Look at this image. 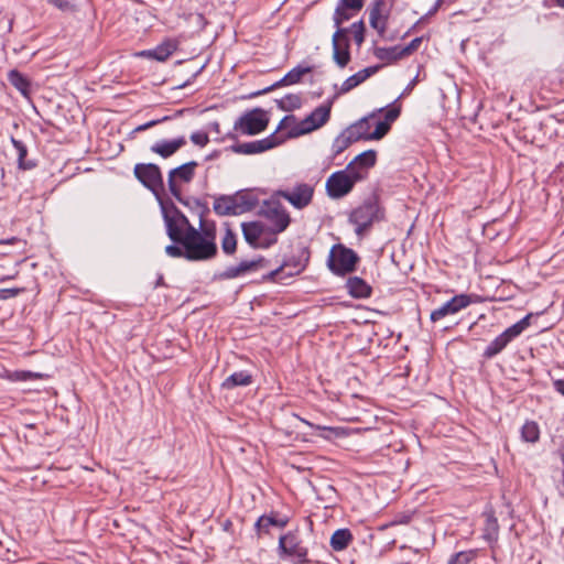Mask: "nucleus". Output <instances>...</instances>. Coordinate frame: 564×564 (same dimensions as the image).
Instances as JSON below:
<instances>
[{
	"label": "nucleus",
	"instance_id": "obj_1",
	"mask_svg": "<svg viewBox=\"0 0 564 564\" xmlns=\"http://www.w3.org/2000/svg\"><path fill=\"white\" fill-rule=\"evenodd\" d=\"M176 243L185 248L188 261H205L217 254L215 235L208 230L199 231L196 228H189L188 232H185V236Z\"/></svg>",
	"mask_w": 564,
	"mask_h": 564
},
{
	"label": "nucleus",
	"instance_id": "obj_2",
	"mask_svg": "<svg viewBox=\"0 0 564 564\" xmlns=\"http://www.w3.org/2000/svg\"><path fill=\"white\" fill-rule=\"evenodd\" d=\"M366 173L362 172H349L347 167L341 171L334 172L326 181V193L328 197L333 199H339L348 195L355 184L364 180Z\"/></svg>",
	"mask_w": 564,
	"mask_h": 564
},
{
	"label": "nucleus",
	"instance_id": "obj_3",
	"mask_svg": "<svg viewBox=\"0 0 564 564\" xmlns=\"http://www.w3.org/2000/svg\"><path fill=\"white\" fill-rule=\"evenodd\" d=\"M358 254L341 243L334 245L327 259L328 269L336 275H346L356 270Z\"/></svg>",
	"mask_w": 564,
	"mask_h": 564
},
{
	"label": "nucleus",
	"instance_id": "obj_4",
	"mask_svg": "<svg viewBox=\"0 0 564 564\" xmlns=\"http://www.w3.org/2000/svg\"><path fill=\"white\" fill-rule=\"evenodd\" d=\"M258 214L269 221L268 232L278 235L286 230L291 217L283 205L278 200H264Z\"/></svg>",
	"mask_w": 564,
	"mask_h": 564
},
{
	"label": "nucleus",
	"instance_id": "obj_5",
	"mask_svg": "<svg viewBox=\"0 0 564 564\" xmlns=\"http://www.w3.org/2000/svg\"><path fill=\"white\" fill-rule=\"evenodd\" d=\"M531 314L525 315L516 324L508 327L499 336H497L484 350L482 356L487 359H491L500 354L510 341L520 336L530 325Z\"/></svg>",
	"mask_w": 564,
	"mask_h": 564
},
{
	"label": "nucleus",
	"instance_id": "obj_6",
	"mask_svg": "<svg viewBox=\"0 0 564 564\" xmlns=\"http://www.w3.org/2000/svg\"><path fill=\"white\" fill-rule=\"evenodd\" d=\"M163 218L169 238L176 243L188 232L189 228H195L188 218L172 204L170 208L162 207Z\"/></svg>",
	"mask_w": 564,
	"mask_h": 564
},
{
	"label": "nucleus",
	"instance_id": "obj_7",
	"mask_svg": "<svg viewBox=\"0 0 564 564\" xmlns=\"http://www.w3.org/2000/svg\"><path fill=\"white\" fill-rule=\"evenodd\" d=\"M135 178L158 198L164 192V182L160 167L154 163H138L134 165Z\"/></svg>",
	"mask_w": 564,
	"mask_h": 564
},
{
	"label": "nucleus",
	"instance_id": "obj_8",
	"mask_svg": "<svg viewBox=\"0 0 564 564\" xmlns=\"http://www.w3.org/2000/svg\"><path fill=\"white\" fill-rule=\"evenodd\" d=\"M380 218V208L375 200H366L349 215V221L356 226V234L358 236H362Z\"/></svg>",
	"mask_w": 564,
	"mask_h": 564
},
{
	"label": "nucleus",
	"instance_id": "obj_9",
	"mask_svg": "<svg viewBox=\"0 0 564 564\" xmlns=\"http://www.w3.org/2000/svg\"><path fill=\"white\" fill-rule=\"evenodd\" d=\"M268 123L267 112L261 108H254L239 117L234 124V129L242 134L253 135L265 130Z\"/></svg>",
	"mask_w": 564,
	"mask_h": 564
},
{
	"label": "nucleus",
	"instance_id": "obj_10",
	"mask_svg": "<svg viewBox=\"0 0 564 564\" xmlns=\"http://www.w3.org/2000/svg\"><path fill=\"white\" fill-rule=\"evenodd\" d=\"M332 102L321 105L315 108L307 117H305L292 133L293 137L307 134L323 127L330 117Z\"/></svg>",
	"mask_w": 564,
	"mask_h": 564
},
{
	"label": "nucleus",
	"instance_id": "obj_11",
	"mask_svg": "<svg viewBox=\"0 0 564 564\" xmlns=\"http://www.w3.org/2000/svg\"><path fill=\"white\" fill-rule=\"evenodd\" d=\"M198 166L196 161L186 162L169 172L167 185L171 194L181 200V183H189L195 176V170Z\"/></svg>",
	"mask_w": 564,
	"mask_h": 564
},
{
	"label": "nucleus",
	"instance_id": "obj_12",
	"mask_svg": "<svg viewBox=\"0 0 564 564\" xmlns=\"http://www.w3.org/2000/svg\"><path fill=\"white\" fill-rule=\"evenodd\" d=\"M314 188L306 183L296 184L292 189H279L275 195L288 200L294 208L303 209L313 199Z\"/></svg>",
	"mask_w": 564,
	"mask_h": 564
},
{
	"label": "nucleus",
	"instance_id": "obj_13",
	"mask_svg": "<svg viewBox=\"0 0 564 564\" xmlns=\"http://www.w3.org/2000/svg\"><path fill=\"white\" fill-rule=\"evenodd\" d=\"M282 142H283V139L278 137L276 131H275L272 134H270L269 137L261 139V140L234 144L230 147V150L237 154H245V155L258 154V153H262L268 150H271V149L278 147L279 144H281Z\"/></svg>",
	"mask_w": 564,
	"mask_h": 564
},
{
	"label": "nucleus",
	"instance_id": "obj_14",
	"mask_svg": "<svg viewBox=\"0 0 564 564\" xmlns=\"http://www.w3.org/2000/svg\"><path fill=\"white\" fill-rule=\"evenodd\" d=\"M268 264L269 261L263 257H258L253 260H242L237 265L226 268V270L218 274V278L221 280L236 279L246 273L257 272L261 269H264L268 267Z\"/></svg>",
	"mask_w": 564,
	"mask_h": 564
},
{
	"label": "nucleus",
	"instance_id": "obj_15",
	"mask_svg": "<svg viewBox=\"0 0 564 564\" xmlns=\"http://www.w3.org/2000/svg\"><path fill=\"white\" fill-rule=\"evenodd\" d=\"M348 29H338L333 34V58L338 67L344 68L350 62L349 41L346 36Z\"/></svg>",
	"mask_w": 564,
	"mask_h": 564
},
{
	"label": "nucleus",
	"instance_id": "obj_16",
	"mask_svg": "<svg viewBox=\"0 0 564 564\" xmlns=\"http://www.w3.org/2000/svg\"><path fill=\"white\" fill-rule=\"evenodd\" d=\"M389 15L390 9L388 8L386 0L372 1L369 7V23L380 36H383L387 31Z\"/></svg>",
	"mask_w": 564,
	"mask_h": 564
},
{
	"label": "nucleus",
	"instance_id": "obj_17",
	"mask_svg": "<svg viewBox=\"0 0 564 564\" xmlns=\"http://www.w3.org/2000/svg\"><path fill=\"white\" fill-rule=\"evenodd\" d=\"M279 549L286 555L296 557L301 563L307 562V549L297 534L289 532L279 539Z\"/></svg>",
	"mask_w": 564,
	"mask_h": 564
},
{
	"label": "nucleus",
	"instance_id": "obj_18",
	"mask_svg": "<svg viewBox=\"0 0 564 564\" xmlns=\"http://www.w3.org/2000/svg\"><path fill=\"white\" fill-rule=\"evenodd\" d=\"M470 303H471V301H470L469 295H467V294L455 295L449 301L444 303L442 306L432 311L430 318L432 322H437L447 315H453V314L458 313L463 308H466Z\"/></svg>",
	"mask_w": 564,
	"mask_h": 564
},
{
	"label": "nucleus",
	"instance_id": "obj_19",
	"mask_svg": "<svg viewBox=\"0 0 564 564\" xmlns=\"http://www.w3.org/2000/svg\"><path fill=\"white\" fill-rule=\"evenodd\" d=\"M186 138L184 135H180L172 140H160L151 145V152L160 155L163 159L171 158L181 148L186 144Z\"/></svg>",
	"mask_w": 564,
	"mask_h": 564
},
{
	"label": "nucleus",
	"instance_id": "obj_20",
	"mask_svg": "<svg viewBox=\"0 0 564 564\" xmlns=\"http://www.w3.org/2000/svg\"><path fill=\"white\" fill-rule=\"evenodd\" d=\"M379 69V66H369L366 67L356 74L349 76L340 86L339 90L337 91L336 96L347 94L358 85L362 84L366 79H368L370 76L376 74Z\"/></svg>",
	"mask_w": 564,
	"mask_h": 564
},
{
	"label": "nucleus",
	"instance_id": "obj_21",
	"mask_svg": "<svg viewBox=\"0 0 564 564\" xmlns=\"http://www.w3.org/2000/svg\"><path fill=\"white\" fill-rule=\"evenodd\" d=\"M241 229L245 240L253 248L260 247L258 240L268 232V228L260 221L242 223Z\"/></svg>",
	"mask_w": 564,
	"mask_h": 564
},
{
	"label": "nucleus",
	"instance_id": "obj_22",
	"mask_svg": "<svg viewBox=\"0 0 564 564\" xmlns=\"http://www.w3.org/2000/svg\"><path fill=\"white\" fill-rule=\"evenodd\" d=\"M290 267L289 262H284L279 268L271 270L269 273L263 275V280L271 281V282H278L285 280L288 278H292L299 273H301L304 269V265H302L300 262H294L293 269L286 271V269Z\"/></svg>",
	"mask_w": 564,
	"mask_h": 564
},
{
	"label": "nucleus",
	"instance_id": "obj_23",
	"mask_svg": "<svg viewBox=\"0 0 564 564\" xmlns=\"http://www.w3.org/2000/svg\"><path fill=\"white\" fill-rule=\"evenodd\" d=\"M377 161V152L375 150H367L360 154H358L351 162L347 165V171L349 172H364V170H368L376 164Z\"/></svg>",
	"mask_w": 564,
	"mask_h": 564
},
{
	"label": "nucleus",
	"instance_id": "obj_24",
	"mask_svg": "<svg viewBox=\"0 0 564 564\" xmlns=\"http://www.w3.org/2000/svg\"><path fill=\"white\" fill-rule=\"evenodd\" d=\"M349 295L355 299H367L371 295V286L359 276H350L346 282Z\"/></svg>",
	"mask_w": 564,
	"mask_h": 564
},
{
	"label": "nucleus",
	"instance_id": "obj_25",
	"mask_svg": "<svg viewBox=\"0 0 564 564\" xmlns=\"http://www.w3.org/2000/svg\"><path fill=\"white\" fill-rule=\"evenodd\" d=\"M231 196L239 215L252 210L259 203L257 196L247 191H239Z\"/></svg>",
	"mask_w": 564,
	"mask_h": 564
},
{
	"label": "nucleus",
	"instance_id": "obj_26",
	"mask_svg": "<svg viewBox=\"0 0 564 564\" xmlns=\"http://www.w3.org/2000/svg\"><path fill=\"white\" fill-rule=\"evenodd\" d=\"M484 517H485V527H484V531H482V538L488 543H495V542H497L498 535H499L498 519L496 518L495 512L491 509L486 510L484 512Z\"/></svg>",
	"mask_w": 564,
	"mask_h": 564
},
{
	"label": "nucleus",
	"instance_id": "obj_27",
	"mask_svg": "<svg viewBox=\"0 0 564 564\" xmlns=\"http://www.w3.org/2000/svg\"><path fill=\"white\" fill-rule=\"evenodd\" d=\"M376 113L372 112L368 117L361 118L354 124L349 126L347 129L351 132V135L356 138V141L360 140H371L370 135V119L375 118Z\"/></svg>",
	"mask_w": 564,
	"mask_h": 564
},
{
	"label": "nucleus",
	"instance_id": "obj_28",
	"mask_svg": "<svg viewBox=\"0 0 564 564\" xmlns=\"http://www.w3.org/2000/svg\"><path fill=\"white\" fill-rule=\"evenodd\" d=\"M214 212L219 216L239 215L231 195H220L213 204Z\"/></svg>",
	"mask_w": 564,
	"mask_h": 564
},
{
	"label": "nucleus",
	"instance_id": "obj_29",
	"mask_svg": "<svg viewBox=\"0 0 564 564\" xmlns=\"http://www.w3.org/2000/svg\"><path fill=\"white\" fill-rule=\"evenodd\" d=\"M9 83L19 90L23 97L30 98L31 96V83L30 80L17 69H12L8 74Z\"/></svg>",
	"mask_w": 564,
	"mask_h": 564
},
{
	"label": "nucleus",
	"instance_id": "obj_30",
	"mask_svg": "<svg viewBox=\"0 0 564 564\" xmlns=\"http://www.w3.org/2000/svg\"><path fill=\"white\" fill-rule=\"evenodd\" d=\"M251 382L252 376L248 371H237L223 381L221 388L226 390H232L236 387H247L251 384Z\"/></svg>",
	"mask_w": 564,
	"mask_h": 564
},
{
	"label": "nucleus",
	"instance_id": "obj_31",
	"mask_svg": "<svg viewBox=\"0 0 564 564\" xmlns=\"http://www.w3.org/2000/svg\"><path fill=\"white\" fill-rule=\"evenodd\" d=\"M352 541V534L348 529L336 530L330 538V546L334 551H343Z\"/></svg>",
	"mask_w": 564,
	"mask_h": 564
},
{
	"label": "nucleus",
	"instance_id": "obj_32",
	"mask_svg": "<svg viewBox=\"0 0 564 564\" xmlns=\"http://www.w3.org/2000/svg\"><path fill=\"white\" fill-rule=\"evenodd\" d=\"M355 142H357L356 138H354L351 135V132L348 131V129L346 128L333 141V145H332L333 154L338 155V154L343 153L346 149H348Z\"/></svg>",
	"mask_w": 564,
	"mask_h": 564
},
{
	"label": "nucleus",
	"instance_id": "obj_33",
	"mask_svg": "<svg viewBox=\"0 0 564 564\" xmlns=\"http://www.w3.org/2000/svg\"><path fill=\"white\" fill-rule=\"evenodd\" d=\"M402 46L395 45L392 47H377L375 50V56L378 59L392 63L404 57Z\"/></svg>",
	"mask_w": 564,
	"mask_h": 564
},
{
	"label": "nucleus",
	"instance_id": "obj_34",
	"mask_svg": "<svg viewBox=\"0 0 564 564\" xmlns=\"http://www.w3.org/2000/svg\"><path fill=\"white\" fill-rule=\"evenodd\" d=\"M275 102L279 109L289 112L301 108L302 98L297 94H288L283 98L276 99Z\"/></svg>",
	"mask_w": 564,
	"mask_h": 564
},
{
	"label": "nucleus",
	"instance_id": "obj_35",
	"mask_svg": "<svg viewBox=\"0 0 564 564\" xmlns=\"http://www.w3.org/2000/svg\"><path fill=\"white\" fill-rule=\"evenodd\" d=\"M521 436L523 441L535 443L540 437V429L534 421H527L521 429Z\"/></svg>",
	"mask_w": 564,
	"mask_h": 564
},
{
	"label": "nucleus",
	"instance_id": "obj_36",
	"mask_svg": "<svg viewBox=\"0 0 564 564\" xmlns=\"http://www.w3.org/2000/svg\"><path fill=\"white\" fill-rule=\"evenodd\" d=\"M173 51V45L167 43L159 45L154 50L142 52V55L147 54L148 56L153 57L156 61L163 62L172 55Z\"/></svg>",
	"mask_w": 564,
	"mask_h": 564
},
{
	"label": "nucleus",
	"instance_id": "obj_37",
	"mask_svg": "<svg viewBox=\"0 0 564 564\" xmlns=\"http://www.w3.org/2000/svg\"><path fill=\"white\" fill-rule=\"evenodd\" d=\"M313 70L312 66L297 65L284 75V80L291 85L297 84L302 80V77Z\"/></svg>",
	"mask_w": 564,
	"mask_h": 564
},
{
	"label": "nucleus",
	"instance_id": "obj_38",
	"mask_svg": "<svg viewBox=\"0 0 564 564\" xmlns=\"http://www.w3.org/2000/svg\"><path fill=\"white\" fill-rule=\"evenodd\" d=\"M11 142H12L14 149L18 152L19 167H21L23 170L32 169L34 166V164L31 163V162H26L25 161V156L28 154V149L24 145V143L22 141H20V140L14 139V138H11Z\"/></svg>",
	"mask_w": 564,
	"mask_h": 564
},
{
	"label": "nucleus",
	"instance_id": "obj_39",
	"mask_svg": "<svg viewBox=\"0 0 564 564\" xmlns=\"http://www.w3.org/2000/svg\"><path fill=\"white\" fill-rule=\"evenodd\" d=\"M221 249L228 256L234 254L237 250V238L229 227L226 228L225 235L221 239Z\"/></svg>",
	"mask_w": 564,
	"mask_h": 564
},
{
	"label": "nucleus",
	"instance_id": "obj_40",
	"mask_svg": "<svg viewBox=\"0 0 564 564\" xmlns=\"http://www.w3.org/2000/svg\"><path fill=\"white\" fill-rule=\"evenodd\" d=\"M305 424L314 427L313 424H311L310 422L305 421V420H302ZM316 430L321 431L322 433L319 434L322 437H324L325 440H332L333 437H338V436H341L344 433L338 427H329V426H315Z\"/></svg>",
	"mask_w": 564,
	"mask_h": 564
},
{
	"label": "nucleus",
	"instance_id": "obj_41",
	"mask_svg": "<svg viewBox=\"0 0 564 564\" xmlns=\"http://www.w3.org/2000/svg\"><path fill=\"white\" fill-rule=\"evenodd\" d=\"M276 524V518L273 516H261L257 522H256V529L259 533L261 532H268L270 527H275Z\"/></svg>",
	"mask_w": 564,
	"mask_h": 564
},
{
	"label": "nucleus",
	"instance_id": "obj_42",
	"mask_svg": "<svg viewBox=\"0 0 564 564\" xmlns=\"http://www.w3.org/2000/svg\"><path fill=\"white\" fill-rule=\"evenodd\" d=\"M348 8L343 7L340 3L335 9L334 12V23L337 26V30L340 29L339 26L345 22L348 21L351 18V14L348 12Z\"/></svg>",
	"mask_w": 564,
	"mask_h": 564
},
{
	"label": "nucleus",
	"instance_id": "obj_43",
	"mask_svg": "<svg viewBox=\"0 0 564 564\" xmlns=\"http://www.w3.org/2000/svg\"><path fill=\"white\" fill-rule=\"evenodd\" d=\"M350 29H351L356 44L361 45L365 41V31H366L364 21L360 20V21L354 22L351 24Z\"/></svg>",
	"mask_w": 564,
	"mask_h": 564
},
{
	"label": "nucleus",
	"instance_id": "obj_44",
	"mask_svg": "<svg viewBox=\"0 0 564 564\" xmlns=\"http://www.w3.org/2000/svg\"><path fill=\"white\" fill-rule=\"evenodd\" d=\"M474 558L475 553L473 551L458 552L449 558L447 564H469Z\"/></svg>",
	"mask_w": 564,
	"mask_h": 564
},
{
	"label": "nucleus",
	"instance_id": "obj_45",
	"mask_svg": "<svg viewBox=\"0 0 564 564\" xmlns=\"http://www.w3.org/2000/svg\"><path fill=\"white\" fill-rule=\"evenodd\" d=\"M391 127L388 126V122L378 121L376 124L375 131L371 132V140H380L382 139L389 131Z\"/></svg>",
	"mask_w": 564,
	"mask_h": 564
},
{
	"label": "nucleus",
	"instance_id": "obj_46",
	"mask_svg": "<svg viewBox=\"0 0 564 564\" xmlns=\"http://www.w3.org/2000/svg\"><path fill=\"white\" fill-rule=\"evenodd\" d=\"M189 139H191V141H192L194 144H196V145H198V147H200V148H203V147L207 145V144H208V142H209L208 133H207V132H205V131H196V132H193V133L191 134Z\"/></svg>",
	"mask_w": 564,
	"mask_h": 564
},
{
	"label": "nucleus",
	"instance_id": "obj_47",
	"mask_svg": "<svg viewBox=\"0 0 564 564\" xmlns=\"http://www.w3.org/2000/svg\"><path fill=\"white\" fill-rule=\"evenodd\" d=\"M400 112H401V106L393 105L386 111L383 121L388 122V126L391 127V123L399 118Z\"/></svg>",
	"mask_w": 564,
	"mask_h": 564
},
{
	"label": "nucleus",
	"instance_id": "obj_48",
	"mask_svg": "<svg viewBox=\"0 0 564 564\" xmlns=\"http://www.w3.org/2000/svg\"><path fill=\"white\" fill-rule=\"evenodd\" d=\"M400 112H401V106L393 105L386 111L383 121L388 122V126L391 127V123L399 118Z\"/></svg>",
	"mask_w": 564,
	"mask_h": 564
},
{
	"label": "nucleus",
	"instance_id": "obj_49",
	"mask_svg": "<svg viewBox=\"0 0 564 564\" xmlns=\"http://www.w3.org/2000/svg\"><path fill=\"white\" fill-rule=\"evenodd\" d=\"M288 85H291V84L289 82H285L284 80V76H283L280 80L275 82L271 86H268V87H265V88H263L261 90L254 91L250 96L251 97H257V96H260V95H264V94H268V93H270V91H272V90H274V89H276L279 87L288 86Z\"/></svg>",
	"mask_w": 564,
	"mask_h": 564
},
{
	"label": "nucleus",
	"instance_id": "obj_50",
	"mask_svg": "<svg viewBox=\"0 0 564 564\" xmlns=\"http://www.w3.org/2000/svg\"><path fill=\"white\" fill-rule=\"evenodd\" d=\"M165 252L167 256L172 258H185L186 259V252L184 247H180L176 245H169L165 247Z\"/></svg>",
	"mask_w": 564,
	"mask_h": 564
},
{
	"label": "nucleus",
	"instance_id": "obj_51",
	"mask_svg": "<svg viewBox=\"0 0 564 564\" xmlns=\"http://www.w3.org/2000/svg\"><path fill=\"white\" fill-rule=\"evenodd\" d=\"M422 43V37H415L413 39L408 45L402 46V53L405 56L411 55L413 52H415Z\"/></svg>",
	"mask_w": 564,
	"mask_h": 564
},
{
	"label": "nucleus",
	"instance_id": "obj_52",
	"mask_svg": "<svg viewBox=\"0 0 564 564\" xmlns=\"http://www.w3.org/2000/svg\"><path fill=\"white\" fill-rule=\"evenodd\" d=\"M24 289L12 288V289H0V301H6L18 296Z\"/></svg>",
	"mask_w": 564,
	"mask_h": 564
},
{
	"label": "nucleus",
	"instance_id": "obj_53",
	"mask_svg": "<svg viewBox=\"0 0 564 564\" xmlns=\"http://www.w3.org/2000/svg\"><path fill=\"white\" fill-rule=\"evenodd\" d=\"M339 3L352 11H360L365 4V0H339Z\"/></svg>",
	"mask_w": 564,
	"mask_h": 564
},
{
	"label": "nucleus",
	"instance_id": "obj_54",
	"mask_svg": "<svg viewBox=\"0 0 564 564\" xmlns=\"http://www.w3.org/2000/svg\"><path fill=\"white\" fill-rule=\"evenodd\" d=\"M169 118H170V117H163V118H161V119L151 120V121H149V122H145V123H143V124L138 126V127L134 129V131H135V132L145 131V130H148V129H150V128H152V127H154V126H156V124H159V123H161V122L166 121Z\"/></svg>",
	"mask_w": 564,
	"mask_h": 564
},
{
	"label": "nucleus",
	"instance_id": "obj_55",
	"mask_svg": "<svg viewBox=\"0 0 564 564\" xmlns=\"http://www.w3.org/2000/svg\"><path fill=\"white\" fill-rule=\"evenodd\" d=\"M410 516H399L389 525L406 524L410 521Z\"/></svg>",
	"mask_w": 564,
	"mask_h": 564
},
{
	"label": "nucleus",
	"instance_id": "obj_56",
	"mask_svg": "<svg viewBox=\"0 0 564 564\" xmlns=\"http://www.w3.org/2000/svg\"><path fill=\"white\" fill-rule=\"evenodd\" d=\"M556 490L560 497L564 498V470H562L561 479L556 484Z\"/></svg>",
	"mask_w": 564,
	"mask_h": 564
},
{
	"label": "nucleus",
	"instance_id": "obj_57",
	"mask_svg": "<svg viewBox=\"0 0 564 564\" xmlns=\"http://www.w3.org/2000/svg\"><path fill=\"white\" fill-rule=\"evenodd\" d=\"M553 384H554L555 390L558 393H561L562 395H564V380H562V379L555 380Z\"/></svg>",
	"mask_w": 564,
	"mask_h": 564
},
{
	"label": "nucleus",
	"instance_id": "obj_58",
	"mask_svg": "<svg viewBox=\"0 0 564 564\" xmlns=\"http://www.w3.org/2000/svg\"><path fill=\"white\" fill-rule=\"evenodd\" d=\"M294 119H295V118H294V116H285V117L280 121V123H279V126H278V128H276V131H278V130H280V129H282V128L284 127V124H285V122H286V121H289V120H292V121H293Z\"/></svg>",
	"mask_w": 564,
	"mask_h": 564
},
{
	"label": "nucleus",
	"instance_id": "obj_59",
	"mask_svg": "<svg viewBox=\"0 0 564 564\" xmlns=\"http://www.w3.org/2000/svg\"><path fill=\"white\" fill-rule=\"evenodd\" d=\"M557 454H558V456L561 458V462L563 464V470H564V443L557 449Z\"/></svg>",
	"mask_w": 564,
	"mask_h": 564
},
{
	"label": "nucleus",
	"instance_id": "obj_60",
	"mask_svg": "<svg viewBox=\"0 0 564 564\" xmlns=\"http://www.w3.org/2000/svg\"><path fill=\"white\" fill-rule=\"evenodd\" d=\"M288 523V520L286 519H276V524L275 527H279V528H284Z\"/></svg>",
	"mask_w": 564,
	"mask_h": 564
},
{
	"label": "nucleus",
	"instance_id": "obj_61",
	"mask_svg": "<svg viewBox=\"0 0 564 564\" xmlns=\"http://www.w3.org/2000/svg\"><path fill=\"white\" fill-rule=\"evenodd\" d=\"M555 7L564 9V0H552Z\"/></svg>",
	"mask_w": 564,
	"mask_h": 564
},
{
	"label": "nucleus",
	"instance_id": "obj_62",
	"mask_svg": "<svg viewBox=\"0 0 564 564\" xmlns=\"http://www.w3.org/2000/svg\"><path fill=\"white\" fill-rule=\"evenodd\" d=\"M39 377V375L32 373L31 371L23 372V379Z\"/></svg>",
	"mask_w": 564,
	"mask_h": 564
},
{
	"label": "nucleus",
	"instance_id": "obj_63",
	"mask_svg": "<svg viewBox=\"0 0 564 564\" xmlns=\"http://www.w3.org/2000/svg\"><path fill=\"white\" fill-rule=\"evenodd\" d=\"M215 156H216V154H210V155H208V156L206 158V160H210V159H213V158H215Z\"/></svg>",
	"mask_w": 564,
	"mask_h": 564
},
{
	"label": "nucleus",
	"instance_id": "obj_64",
	"mask_svg": "<svg viewBox=\"0 0 564 564\" xmlns=\"http://www.w3.org/2000/svg\"><path fill=\"white\" fill-rule=\"evenodd\" d=\"M218 126L219 124L217 122L214 123L215 130H218Z\"/></svg>",
	"mask_w": 564,
	"mask_h": 564
}]
</instances>
